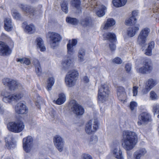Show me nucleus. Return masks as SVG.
Listing matches in <instances>:
<instances>
[{"instance_id": "4d7b16f0", "label": "nucleus", "mask_w": 159, "mask_h": 159, "mask_svg": "<svg viewBox=\"0 0 159 159\" xmlns=\"http://www.w3.org/2000/svg\"><path fill=\"white\" fill-rule=\"evenodd\" d=\"M125 68L127 72H129L130 70L131 69V65L129 64H126Z\"/></svg>"}, {"instance_id": "3c124183", "label": "nucleus", "mask_w": 159, "mask_h": 159, "mask_svg": "<svg viewBox=\"0 0 159 159\" xmlns=\"http://www.w3.org/2000/svg\"><path fill=\"white\" fill-rule=\"evenodd\" d=\"M138 87L136 86H134L133 88V96H136L138 94Z\"/></svg>"}, {"instance_id": "bf43d9fd", "label": "nucleus", "mask_w": 159, "mask_h": 159, "mask_svg": "<svg viewBox=\"0 0 159 159\" xmlns=\"http://www.w3.org/2000/svg\"><path fill=\"white\" fill-rule=\"evenodd\" d=\"M83 80L85 83H87L89 81V80L88 77L87 76H84L83 78Z\"/></svg>"}, {"instance_id": "7c9ffc66", "label": "nucleus", "mask_w": 159, "mask_h": 159, "mask_svg": "<svg viewBox=\"0 0 159 159\" xmlns=\"http://www.w3.org/2000/svg\"><path fill=\"white\" fill-rule=\"evenodd\" d=\"M37 47L41 51H44L46 48L44 46L43 40L41 38H39L37 39L36 40Z\"/></svg>"}, {"instance_id": "c85d7f7f", "label": "nucleus", "mask_w": 159, "mask_h": 159, "mask_svg": "<svg viewBox=\"0 0 159 159\" xmlns=\"http://www.w3.org/2000/svg\"><path fill=\"white\" fill-rule=\"evenodd\" d=\"M85 54V50L80 48L78 51V60L80 62H82L84 61V56Z\"/></svg>"}, {"instance_id": "5701e85b", "label": "nucleus", "mask_w": 159, "mask_h": 159, "mask_svg": "<svg viewBox=\"0 0 159 159\" xmlns=\"http://www.w3.org/2000/svg\"><path fill=\"white\" fill-rule=\"evenodd\" d=\"M146 153L147 151L145 148H140L134 152V157L135 159H140V158L144 156Z\"/></svg>"}, {"instance_id": "0eeeda50", "label": "nucleus", "mask_w": 159, "mask_h": 159, "mask_svg": "<svg viewBox=\"0 0 159 159\" xmlns=\"http://www.w3.org/2000/svg\"><path fill=\"white\" fill-rule=\"evenodd\" d=\"M2 82L4 85L7 86L11 90H14L21 87V84L17 80L8 78L3 79Z\"/></svg>"}, {"instance_id": "9b49d317", "label": "nucleus", "mask_w": 159, "mask_h": 159, "mask_svg": "<svg viewBox=\"0 0 159 159\" xmlns=\"http://www.w3.org/2000/svg\"><path fill=\"white\" fill-rule=\"evenodd\" d=\"M33 139L31 136H28L23 139V148L26 152H29L33 149Z\"/></svg>"}, {"instance_id": "c756f323", "label": "nucleus", "mask_w": 159, "mask_h": 159, "mask_svg": "<svg viewBox=\"0 0 159 159\" xmlns=\"http://www.w3.org/2000/svg\"><path fill=\"white\" fill-rule=\"evenodd\" d=\"M33 64L35 68V71L39 76L41 75L42 70L39 61L37 60H35L33 61Z\"/></svg>"}, {"instance_id": "393cba45", "label": "nucleus", "mask_w": 159, "mask_h": 159, "mask_svg": "<svg viewBox=\"0 0 159 159\" xmlns=\"http://www.w3.org/2000/svg\"><path fill=\"white\" fill-rule=\"evenodd\" d=\"M20 8L26 14L32 16L34 15L35 11L33 8L23 5H21Z\"/></svg>"}, {"instance_id": "79ce46f5", "label": "nucleus", "mask_w": 159, "mask_h": 159, "mask_svg": "<svg viewBox=\"0 0 159 159\" xmlns=\"http://www.w3.org/2000/svg\"><path fill=\"white\" fill-rule=\"evenodd\" d=\"M152 111L154 115L157 114V117L159 118V104H154L152 106Z\"/></svg>"}, {"instance_id": "09e8293b", "label": "nucleus", "mask_w": 159, "mask_h": 159, "mask_svg": "<svg viewBox=\"0 0 159 159\" xmlns=\"http://www.w3.org/2000/svg\"><path fill=\"white\" fill-rule=\"evenodd\" d=\"M153 12L159 13V4H155L153 6Z\"/></svg>"}, {"instance_id": "2f4dec72", "label": "nucleus", "mask_w": 159, "mask_h": 159, "mask_svg": "<svg viewBox=\"0 0 159 159\" xmlns=\"http://www.w3.org/2000/svg\"><path fill=\"white\" fill-rule=\"evenodd\" d=\"M115 21L111 18H108L107 19L106 23L105 25L104 29L107 30L109 27L113 26L115 24Z\"/></svg>"}, {"instance_id": "8fccbe9b", "label": "nucleus", "mask_w": 159, "mask_h": 159, "mask_svg": "<svg viewBox=\"0 0 159 159\" xmlns=\"http://www.w3.org/2000/svg\"><path fill=\"white\" fill-rule=\"evenodd\" d=\"M112 61L113 63L121 64L122 62V60L119 57H116L112 60Z\"/></svg>"}, {"instance_id": "aec40b11", "label": "nucleus", "mask_w": 159, "mask_h": 159, "mask_svg": "<svg viewBox=\"0 0 159 159\" xmlns=\"http://www.w3.org/2000/svg\"><path fill=\"white\" fill-rule=\"evenodd\" d=\"M77 40L76 39L70 40L67 45V52L68 54L72 55L74 53V47L77 44Z\"/></svg>"}, {"instance_id": "ea45409f", "label": "nucleus", "mask_w": 159, "mask_h": 159, "mask_svg": "<svg viewBox=\"0 0 159 159\" xmlns=\"http://www.w3.org/2000/svg\"><path fill=\"white\" fill-rule=\"evenodd\" d=\"M68 2L67 1H63L61 4V7L62 10L66 13H67L68 11Z\"/></svg>"}, {"instance_id": "37998d69", "label": "nucleus", "mask_w": 159, "mask_h": 159, "mask_svg": "<svg viewBox=\"0 0 159 159\" xmlns=\"http://www.w3.org/2000/svg\"><path fill=\"white\" fill-rule=\"evenodd\" d=\"M16 60L18 62H19L21 63L25 64L27 65H30V60L25 58H18Z\"/></svg>"}, {"instance_id": "a18cd8bd", "label": "nucleus", "mask_w": 159, "mask_h": 159, "mask_svg": "<svg viewBox=\"0 0 159 159\" xmlns=\"http://www.w3.org/2000/svg\"><path fill=\"white\" fill-rule=\"evenodd\" d=\"M150 98L151 100H155L158 99V96L153 91H152L150 93Z\"/></svg>"}, {"instance_id": "f8f14e48", "label": "nucleus", "mask_w": 159, "mask_h": 159, "mask_svg": "<svg viewBox=\"0 0 159 159\" xmlns=\"http://www.w3.org/2000/svg\"><path fill=\"white\" fill-rule=\"evenodd\" d=\"M69 105L72 111L76 115H81L84 114V110L83 108L77 104L75 100H71Z\"/></svg>"}, {"instance_id": "6e6d98bb", "label": "nucleus", "mask_w": 159, "mask_h": 159, "mask_svg": "<svg viewBox=\"0 0 159 159\" xmlns=\"http://www.w3.org/2000/svg\"><path fill=\"white\" fill-rule=\"evenodd\" d=\"M109 47L111 50L112 51H113L116 49V46L114 43H112L109 44Z\"/></svg>"}, {"instance_id": "473e14b6", "label": "nucleus", "mask_w": 159, "mask_h": 159, "mask_svg": "<svg viewBox=\"0 0 159 159\" xmlns=\"http://www.w3.org/2000/svg\"><path fill=\"white\" fill-rule=\"evenodd\" d=\"M154 43L152 42L148 44L147 48L145 51V54L146 55L150 56L152 53V49L154 47Z\"/></svg>"}, {"instance_id": "13d9d810", "label": "nucleus", "mask_w": 159, "mask_h": 159, "mask_svg": "<svg viewBox=\"0 0 159 159\" xmlns=\"http://www.w3.org/2000/svg\"><path fill=\"white\" fill-rule=\"evenodd\" d=\"M138 12L137 10H134L132 12V17H134L135 18V17L138 15Z\"/></svg>"}, {"instance_id": "69168bd1", "label": "nucleus", "mask_w": 159, "mask_h": 159, "mask_svg": "<svg viewBox=\"0 0 159 159\" xmlns=\"http://www.w3.org/2000/svg\"><path fill=\"white\" fill-rule=\"evenodd\" d=\"M53 117H54V115H53Z\"/></svg>"}, {"instance_id": "680f3d73", "label": "nucleus", "mask_w": 159, "mask_h": 159, "mask_svg": "<svg viewBox=\"0 0 159 159\" xmlns=\"http://www.w3.org/2000/svg\"><path fill=\"white\" fill-rule=\"evenodd\" d=\"M100 110L101 111H102V112H103L104 111V110L103 109H102V108H100Z\"/></svg>"}, {"instance_id": "e2e57ef3", "label": "nucleus", "mask_w": 159, "mask_h": 159, "mask_svg": "<svg viewBox=\"0 0 159 159\" xmlns=\"http://www.w3.org/2000/svg\"><path fill=\"white\" fill-rule=\"evenodd\" d=\"M38 105V106L37 105H36L37 106H38V107L39 109H40V107H39V104Z\"/></svg>"}, {"instance_id": "5fc2aeb1", "label": "nucleus", "mask_w": 159, "mask_h": 159, "mask_svg": "<svg viewBox=\"0 0 159 159\" xmlns=\"http://www.w3.org/2000/svg\"><path fill=\"white\" fill-rule=\"evenodd\" d=\"M151 89L145 86V88L142 91V93L143 94H147Z\"/></svg>"}, {"instance_id": "4468645a", "label": "nucleus", "mask_w": 159, "mask_h": 159, "mask_svg": "<svg viewBox=\"0 0 159 159\" xmlns=\"http://www.w3.org/2000/svg\"><path fill=\"white\" fill-rule=\"evenodd\" d=\"M54 144L60 152H62L64 148V142L63 139L60 136L57 135L54 137Z\"/></svg>"}, {"instance_id": "b1692460", "label": "nucleus", "mask_w": 159, "mask_h": 159, "mask_svg": "<svg viewBox=\"0 0 159 159\" xmlns=\"http://www.w3.org/2000/svg\"><path fill=\"white\" fill-rule=\"evenodd\" d=\"M103 38L105 40H108L111 42H114L116 40V36L114 33H107L104 34Z\"/></svg>"}, {"instance_id": "ddd939ff", "label": "nucleus", "mask_w": 159, "mask_h": 159, "mask_svg": "<svg viewBox=\"0 0 159 159\" xmlns=\"http://www.w3.org/2000/svg\"><path fill=\"white\" fill-rule=\"evenodd\" d=\"M14 109L15 113L19 114H25L28 111V108L23 101L18 102L15 106Z\"/></svg>"}, {"instance_id": "a19ab883", "label": "nucleus", "mask_w": 159, "mask_h": 159, "mask_svg": "<svg viewBox=\"0 0 159 159\" xmlns=\"http://www.w3.org/2000/svg\"><path fill=\"white\" fill-rule=\"evenodd\" d=\"M66 21L67 23L73 25L77 24L78 22V20L75 18L70 17L66 18Z\"/></svg>"}, {"instance_id": "cd10ccee", "label": "nucleus", "mask_w": 159, "mask_h": 159, "mask_svg": "<svg viewBox=\"0 0 159 159\" xmlns=\"http://www.w3.org/2000/svg\"><path fill=\"white\" fill-rule=\"evenodd\" d=\"M127 2V0H112V3L114 7H119L124 6Z\"/></svg>"}, {"instance_id": "052dcab7", "label": "nucleus", "mask_w": 159, "mask_h": 159, "mask_svg": "<svg viewBox=\"0 0 159 159\" xmlns=\"http://www.w3.org/2000/svg\"><path fill=\"white\" fill-rule=\"evenodd\" d=\"M30 124L32 126H33L36 124V122L34 120H31L29 122Z\"/></svg>"}, {"instance_id": "7ed1b4c3", "label": "nucleus", "mask_w": 159, "mask_h": 159, "mask_svg": "<svg viewBox=\"0 0 159 159\" xmlns=\"http://www.w3.org/2000/svg\"><path fill=\"white\" fill-rule=\"evenodd\" d=\"M78 75V72L75 70H72L69 71L65 79L66 86L68 87L74 86L76 84Z\"/></svg>"}, {"instance_id": "c03bdc74", "label": "nucleus", "mask_w": 159, "mask_h": 159, "mask_svg": "<svg viewBox=\"0 0 159 159\" xmlns=\"http://www.w3.org/2000/svg\"><path fill=\"white\" fill-rule=\"evenodd\" d=\"M11 12L12 16L15 19H18L20 18V15L16 10H12Z\"/></svg>"}, {"instance_id": "6e6552de", "label": "nucleus", "mask_w": 159, "mask_h": 159, "mask_svg": "<svg viewBox=\"0 0 159 159\" xmlns=\"http://www.w3.org/2000/svg\"><path fill=\"white\" fill-rule=\"evenodd\" d=\"M89 2L91 4L92 7L99 9V10L96 12V14L98 16L101 17L104 16L105 14L104 11L107 9L105 6L100 5L99 2H98L97 0H89Z\"/></svg>"}, {"instance_id": "a878e982", "label": "nucleus", "mask_w": 159, "mask_h": 159, "mask_svg": "<svg viewBox=\"0 0 159 159\" xmlns=\"http://www.w3.org/2000/svg\"><path fill=\"white\" fill-rule=\"evenodd\" d=\"M139 30V27L138 26H134L129 28L127 30V35L131 37L134 36L136 32Z\"/></svg>"}, {"instance_id": "2eb2a0df", "label": "nucleus", "mask_w": 159, "mask_h": 159, "mask_svg": "<svg viewBox=\"0 0 159 159\" xmlns=\"http://www.w3.org/2000/svg\"><path fill=\"white\" fill-rule=\"evenodd\" d=\"M152 69V64L150 61H148L143 63V66L137 69V71L139 73L145 74L149 72Z\"/></svg>"}, {"instance_id": "0e129e2a", "label": "nucleus", "mask_w": 159, "mask_h": 159, "mask_svg": "<svg viewBox=\"0 0 159 159\" xmlns=\"http://www.w3.org/2000/svg\"><path fill=\"white\" fill-rule=\"evenodd\" d=\"M5 36V35L4 34H2V36Z\"/></svg>"}, {"instance_id": "4be33fe9", "label": "nucleus", "mask_w": 159, "mask_h": 159, "mask_svg": "<svg viewBox=\"0 0 159 159\" xmlns=\"http://www.w3.org/2000/svg\"><path fill=\"white\" fill-rule=\"evenodd\" d=\"M4 22L5 30L8 32L11 31L12 30L13 27L11 19L8 18H5Z\"/></svg>"}, {"instance_id": "20e7f679", "label": "nucleus", "mask_w": 159, "mask_h": 159, "mask_svg": "<svg viewBox=\"0 0 159 159\" xmlns=\"http://www.w3.org/2000/svg\"><path fill=\"white\" fill-rule=\"evenodd\" d=\"M1 95L4 97L2 98L3 102L6 103H11L12 101L17 102L20 99L24 94L21 93H16L12 94L9 95L5 91H2Z\"/></svg>"}, {"instance_id": "f257e3e1", "label": "nucleus", "mask_w": 159, "mask_h": 159, "mask_svg": "<svg viewBox=\"0 0 159 159\" xmlns=\"http://www.w3.org/2000/svg\"><path fill=\"white\" fill-rule=\"evenodd\" d=\"M122 145L126 150L132 149L138 141V137L136 134L132 131H124L122 133Z\"/></svg>"}, {"instance_id": "de8ad7c7", "label": "nucleus", "mask_w": 159, "mask_h": 159, "mask_svg": "<svg viewBox=\"0 0 159 159\" xmlns=\"http://www.w3.org/2000/svg\"><path fill=\"white\" fill-rule=\"evenodd\" d=\"M137 106V103L135 102H131L129 105V108L131 111H133Z\"/></svg>"}, {"instance_id": "a211bd4d", "label": "nucleus", "mask_w": 159, "mask_h": 159, "mask_svg": "<svg viewBox=\"0 0 159 159\" xmlns=\"http://www.w3.org/2000/svg\"><path fill=\"white\" fill-rule=\"evenodd\" d=\"M11 51L8 45L5 43L0 41V55L7 56L10 55Z\"/></svg>"}, {"instance_id": "dca6fc26", "label": "nucleus", "mask_w": 159, "mask_h": 159, "mask_svg": "<svg viewBox=\"0 0 159 159\" xmlns=\"http://www.w3.org/2000/svg\"><path fill=\"white\" fill-rule=\"evenodd\" d=\"M139 120L137 122L139 125H142L143 123L147 124L151 121V116L147 112L141 113L139 117Z\"/></svg>"}, {"instance_id": "9d476101", "label": "nucleus", "mask_w": 159, "mask_h": 159, "mask_svg": "<svg viewBox=\"0 0 159 159\" xmlns=\"http://www.w3.org/2000/svg\"><path fill=\"white\" fill-rule=\"evenodd\" d=\"M98 128V123L96 119L89 120L86 125L85 131L89 134L95 132Z\"/></svg>"}, {"instance_id": "72a5a7b5", "label": "nucleus", "mask_w": 159, "mask_h": 159, "mask_svg": "<svg viewBox=\"0 0 159 159\" xmlns=\"http://www.w3.org/2000/svg\"><path fill=\"white\" fill-rule=\"evenodd\" d=\"M157 84V82L156 80L150 79L146 82V86L151 89Z\"/></svg>"}, {"instance_id": "e433bc0d", "label": "nucleus", "mask_w": 159, "mask_h": 159, "mask_svg": "<svg viewBox=\"0 0 159 159\" xmlns=\"http://www.w3.org/2000/svg\"><path fill=\"white\" fill-rule=\"evenodd\" d=\"M54 82L55 80L53 78L51 77L48 78L46 87V89L50 91L52 90V87L53 86Z\"/></svg>"}, {"instance_id": "603ef678", "label": "nucleus", "mask_w": 159, "mask_h": 159, "mask_svg": "<svg viewBox=\"0 0 159 159\" xmlns=\"http://www.w3.org/2000/svg\"><path fill=\"white\" fill-rule=\"evenodd\" d=\"M97 141V137L96 136H92L90 138L89 142L90 143H95Z\"/></svg>"}, {"instance_id": "f3484780", "label": "nucleus", "mask_w": 159, "mask_h": 159, "mask_svg": "<svg viewBox=\"0 0 159 159\" xmlns=\"http://www.w3.org/2000/svg\"><path fill=\"white\" fill-rule=\"evenodd\" d=\"M111 152L113 156L116 159H124L122 151L119 144H116L113 148Z\"/></svg>"}, {"instance_id": "49530a36", "label": "nucleus", "mask_w": 159, "mask_h": 159, "mask_svg": "<svg viewBox=\"0 0 159 159\" xmlns=\"http://www.w3.org/2000/svg\"><path fill=\"white\" fill-rule=\"evenodd\" d=\"M71 2L72 6L76 8L79 9L80 7V2L79 0H73Z\"/></svg>"}, {"instance_id": "39448f33", "label": "nucleus", "mask_w": 159, "mask_h": 159, "mask_svg": "<svg viewBox=\"0 0 159 159\" xmlns=\"http://www.w3.org/2000/svg\"><path fill=\"white\" fill-rule=\"evenodd\" d=\"M110 91L109 87L107 84H104L101 85L99 89L98 94V101L100 103H103L107 100Z\"/></svg>"}, {"instance_id": "f03ea898", "label": "nucleus", "mask_w": 159, "mask_h": 159, "mask_svg": "<svg viewBox=\"0 0 159 159\" xmlns=\"http://www.w3.org/2000/svg\"><path fill=\"white\" fill-rule=\"evenodd\" d=\"M8 130L14 133H19L22 132L25 127L24 122L21 120L8 122L7 125Z\"/></svg>"}, {"instance_id": "864d4df0", "label": "nucleus", "mask_w": 159, "mask_h": 159, "mask_svg": "<svg viewBox=\"0 0 159 159\" xmlns=\"http://www.w3.org/2000/svg\"><path fill=\"white\" fill-rule=\"evenodd\" d=\"M82 159H93L91 156L88 154L84 153L82 155Z\"/></svg>"}, {"instance_id": "412c9836", "label": "nucleus", "mask_w": 159, "mask_h": 159, "mask_svg": "<svg viewBox=\"0 0 159 159\" xmlns=\"http://www.w3.org/2000/svg\"><path fill=\"white\" fill-rule=\"evenodd\" d=\"M5 146L8 149H10L15 146V143L14 141V138L11 135L7 136L5 138Z\"/></svg>"}, {"instance_id": "f704fd0d", "label": "nucleus", "mask_w": 159, "mask_h": 159, "mask_svg": "<svg viewBox=\"0 0 159 159\" xmlns=\"http://www.w3.org/2000/svg\"><path fill=\"white\" fill-rule=\"evenodd\" d=\"M66 97L65 94L63 93L59 95V98L56 101V103L58 105H61L63 103L66 101Z\"/></svg>"}, {"instance_id": "c9c22d12", "label": "nucleus", "mask_w": 159, "mask_h": 159, "mask_svg": "<svg viewBox=\"0 0 159 159\" xmlns=\"http://www.w3.org/2000/svg\"><path fill=\"white\" fill-rule=\"evenodd\" d=\"M35 31V28L33 25H27L25 28V31L27 33L31 34L34 33Z\"/></svg>"}, {"instance_id": "bb28decb", "label": "nucleus", "mask_w": 159, "mask_h": 159, "mask_svg": "<svg viewBox=\"0 0 159 159\" xmlns=\"http://www.w3.org/2000/svg\"><path fill=\"white\" fill-rule=\"evenodd\" d=\"M73 63V60L70 58H67L63 62L62 65L63 68L65 69H66L71 67Z\"/></svg>"}, {"instance_id": "6ab92c4d", "label": "nucleus", "mask_w": 159, "mask_h": 159, "mask_svg": "<svg viewBox=\"0 0 159 159\" xmlns=\"http://www.w3.org/2000/svg\"><path fill=\"white\" fill-rule=\"evenodd\" d=\"M117 95L118 99L124 102L127 98V95L124 88L119 86L117 89Z\"/></svg>"}, {"instance_id": "423d86ee", "label": "nucleus", "mask_w": 159, "mask_h": 159, "mask_svg": "<svg viewBox=\"0 0 159 159\" xmlns=\"http://www.w3.org/2000/svg\"><path fill=\"white\" fill-rule=\"evenodd\" d=\"M48 37L50 39V45L51 47L54 48L58 46L62 39L61 35L57 33L49 32Z\"/></svg>"}, {"instance_id": "4c0bfd02", "label": "nucleus", "mask_w": 159, "mask_h": 159, "mask_svg": "<svg viewBox=\"0 0 159 159\" xmlns=\"http://www.w3.org/2000/svg\"><path fill=\"white\" fill-rule=\"evenodd\" d=\"M92 20L90 17H87L82 19L80 23L84 26L89 25L91 22Z\"/></svg>"}, {"instance_id": "58836bf2", "label": "nucleus", "mask_w": 159, "mask_h": 159, "mask_svg": "<svg viewBox=\"0 0 159 159\" xmlns=\"http://www.w3.org/2000/svg\"><path fill=\"white\" fill-rule=\"evenodd\" d=\"M136 22V19L134 17H131L125 21V24L127 25L134 24Z\"/></svg>"}, {"instance_id": "1a4fd4ad", "label": "nucleus", "mask_w": 159, "mask_h": 159, "mask_svg": "<svg viewBox=\"0 0 159 159\" xmlns=\"http://www.w3.org/2000/svg\"><path fill=\"white\" fill-rule=\"evenodd\" d=\"M150 32V29L147 27L143 29L140 32L137 39V43L141 46L146 43L147 37Z\"/></svg>"}]
</instances>
